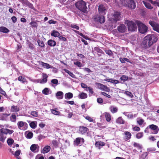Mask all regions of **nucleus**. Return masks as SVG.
<instances>
[{"mask_svg":"<svg viewBox=\"0 0 159 159\" xmlns=\"http://www.w3.org/2000/svg\"><path fill=\"white\" fill-rule=\"evenodd\" d=\"M39 148V146L36 144H32L30 147V150L33 152H35L37 149H38Z\"/></svg>","mask_w":159,"mask_h":159,"instance_id":"obj_27","label":"nucleus"},{"mask_svg":"<svg viewBox=\"0 0 159 159\" xmlns=\"http://www.w3.org/2000/svg\"><path fill=\"white\" fill-rule=\"evenodd\" d=\"M136 23L138 25L139 31L142 34L145 33L148 31V27L140 21L136 20Z\"/></svg>","mask_w":159,"mask_h":159,"instance_id":"obj_2","label":"nucleus"},{"mask_svg":"<svg viewBox=\"0 0 159 159\" xmlns=\"http://www.w3.org/2000/svg\"><path fill=\"white\" fill-rule=\"evenodd\" d=\"M29 125L31 128L33 129H35L37 126V122L36 121H32L29 122Z\"/></svg>","mask_w":159,"mask_h":159,"instance_id":"obj_31","label":"nucleus"},{"mask_svg":"<svg viewBox=\"0 0 159 159\" xmlns=\"http://www.w3.org/2000/svg\"><path fill=\"white\" fill-rule=\"evenodd\" d=\"M149 38L151 42L152 43V44L155 43H156L157 40L158 38L157 36L155 34H152L148 35Z\"/></svg>","mask_w":159,"mask_h":159,"instance_id":"obj_17","label":"nucleus"},{"mask_svg":"<svg viewBox=\"0 0 159 159\" xmlns=\"http://www.w3.org/2000/svg\"><path fill=\"white\" fill-rule=\"evenodd\" d=\"M87 94L84 92H81L78 95V97L81 99H85L87 98Z\"/></svg>","mask_w":159,"mask_h":159,"instance_id":"obj_28","label":"nucleus"},{"mask_svg":"<svg viewBox=\"0 0 159 159\" xmlns=\"http://www.w3.org/2000/svg\"><path fill=\"white\" fill-rule=\"evenodd\" d=\"M18 80L22 83H25L27 82L26 79L22 76L19 77Z\"/></svg>","mask_w":159,"mask_h":159,"instance_id":"obj_44","label":"nucleus"},{"mask_svg":"<svg viewBox=\"0 0 159 159\" xmlns=\"http://www.w3.org/2000/svg\"><path fill=\"white\" fill-rule=\"evenodd\" d=\"M125 137L127 140H129L131 138V134L129 132L127 131L125 133Z\"/></svg>","mask_w":159,"mask_h":159,"instance_id":"obj_43","label":"nucleus"},{"mask_svg":"<svg viewBox=\"0 0 159 159\" xmlns=\"http://www.w3.org/2000/svg\"><path fill=\"white\" fill-rule=\"evenodd\" d=\"M42 92L44 94L47 95L50 94L52 91L49 88H45L43 90Z\"/></svg>","mask_w":159,"mask_h":159,"instance_id":"obj_29","label":"nucleus"},{"mask_svg":"<svg viewBox=\"0 0 159 159\" xmlns=\"http://www.w3.org/2000/svg\"><path fill=\"white\" fill-rule=\"evenodd\" d=\"M30 24L33 27H37L38 26V24L35 21H31Z\"/></svg>","mask_w":159,"mask_h":159,"instance_id":"obj_55","label":"nucleus"},{"mask_svg":"<svg viewBox=\"0 0 159 159\" xmlns=\"http://www.w3.org/2000/svg\"><path fill=\"white\" fill-rule=\"evenodd\" d=\"M143 2L145 5V7L147 8L150 9H152L153 7L151 5V4L149 3L146 2L144 1H143Z\"/></svg>","mask_w":159,"mask_h":159,"instance_id":"obj_41","label":"nucleus"},{"mask_svg":"<svg viewBox=\"0 0 159 159\" xmlns=\"http://www.w3.org/2000/svg\"><path fill=\"white\" fill-rule=\"evenodd\" d=\"M106 53L109 56H112L113 55L112 51L110 50H105Z\"/></svg>","mask_w":159,"mask_h":159,"instance_id":"obj_48","label":"nucleus"},{"mask_svg":"<svg viewBox=\"0 0 159 159\" xmlns=\"http://www.w3.org/2000/svg\"><path fill=\"white\" fill-rule=\"evenodd\" d=\"M64 93L61 91L57 92L56 93V97L58 99H62L63 98Z\"/></svg>","mask_w":159,"mask_h":159,"instance_id":"obj_24","label":"nucleus"},{"mask_svg":"<svg viewBox=\"0 0 159 159\" xmlns=\"http://www.w3.org/2000/svg\"><path fill=\"white\" fill-rule=\"evenodd\" d=\"M86 2L81 0L75 3L76 7L83 12H85L86 11L87 8L86 6Z\"/></svg>","mask_w":159,"mask_h":159,"instance_id":"obj_3","label":"nucleus"},{"mask_svg":"<svg viewBox=\"0 0 159 159\" xmlns=\"http://www.w3.org/2000/svg\"><path fill=\"white\" fill-rule=\"evenodd\" d=\"M39 45L41 47H43L44 46V44L43 42L42 41L39 40L37 41Z\"/></svg>","mask_w":159,"mask_h":159,"instance_id":"obj_56","label":"nucleus"},{"mask_svg":"<svg viewBox=\"0 0 159 159\" xmlns=\"http://www.w3.org/2000/svg\"><path fill=\"white\" fill-rule=\"evenodd\" d=\"M84 117H85V119L88 120L89 122H93V119L89 116H84Z\"/></svg>","mask_w":159,"mask_h":159,"instance_id":"obj_58","label":"nucleus"},{"mask_svg":"<svg viewBox=\"0 0 159 159\" xmlns=\"http://www.w3.org/2000/svg\"><path fill=\"white\" fill-rule=\"evenodd\" d=\"M48 44L51 47H54L56 44V42L53 40L50 39L48 42Z\"/></svg>","mask_w":159,"mask_h":159,"instance_id":"obj_39","label":"nucleus"},{"mask_svg":"<svg viewBox=\"0 0 159 159\" xmlns=\"http://www.w3.org/2000/svg\"><path fill=\"white\" fill-rule=\"evenodd\" d=\"M84 140L83 138L78 137L76 138L74 141V145L80 146L81 145V143H83Z\"/></svg>","mask_w":159,"mask_h":159,"instance_id":"obj_15","label":"nucleus"},{"mask_svg":"<svg viewBox=\"0 0 159 159\" xmlns=\"http://www.w3.org/2000/svg\"><path fill=\"white\" fill-rule=\"evenodd\" d=\"M95 146L98 149H100L102 147L105 145V143L102 142H96L95 143Z\"/></svg>","mask_w":159,"mask_h":159,"instance_id":"obj_26","label":"nucleus"},{"mask_svg":"<svg viewBox=\"0 0 159 159\" xmlns=\"http://www.w3.org/2000/svg\"><path fill=\"white\" fill-rule=\"evenodd\" d=\"M31 115L34 117H37L38 116V112L35 111H32L31 112Z\"/></svg>","mask_w":159,"mask_h":159,"instance_id":"obj_60","label":"nucleus"},{"mask_svg":"<svg viewBox=\"0 0 159 159\" xmlns=\"http://www.w3.org/2000/svg\"><path fill=\"white\" fill-rule=\"evenodd\" d=\"M86 91H89V93H91V94H93V89L91 88V87L89 86L88 87H87V89H85Z\"/></svg>","mask_w":159,"mask_h":159,"instance_id":"obj_49","label":"nucleus"},{"mask_svg":"<svg viewBox=\"0 0 159 159\" xmlns=\"http://www.w3.org/2000/svg\"><path fill=\"white\" fill-rule=\"evenodd\" d=\"M56 109H51L50 111L52 113L55 115L61 116L60 112L57 111Z\"/></svg>","mask_w":159,"mask_h":159,"instance_id":"obj_38","label":"nucleus"},{"mask_svg":"<svg viewBox=\"0 0 159 159\" xmlns=\"http://www.w3.org/2000/svg\"><path fill=\"white\" fill-rule=\"evenodd\" d=\"M7 141L8 144L9 146L12 145L14 142V140L12 139H8Z\"/></svg>","mask_w":159,"mask_h":159,"instance_id":"obj_50","label":"nucleus"},{"mask_svg":"<svg viewBox=\"0 0 159 159\" xmlns=\"http://www.w3.org/2000/svg\"><path fill=\"white\" fill-rule=\"evenodd\" d=\"M149 24L152 27L153 30L159 33V25L152 21H150L149 22Z\"/></svg>","mask_w":159,"mask_h":159,"instance_id":"obj_10","label":"nucleus"},{"mask_svg":"<svg viewBox=\"0 0 159 159\" xmlns=\"http://www.w3.org/2000/svg\"><path fill=\"white\" fill-rule=\"evenodd\" d=\"M125 94H126L128 96H129L131 98H132L133 97V94L130 92H129V91H126L125 92Z\"/></svg>","mask_w":159,"mask_h":159,"instance_id":"obj_63","label":"nucleus"},{"mask_svg":"<svg viewBox=\"0 0 159 159\" xmlns=\"http://www.w3.org/2000/svg\"><path fill=\"white\" fill-rule=\"evenodd\" d=\"M24 6H28L29 8L33 9L34 8L33 5L29 2L28 0H22L20 2Z\"/></svg>","mask_w":159,"mask_h":159,"instance_id":"obj_19","label":"nucleus"},{"mask_svg":"<svg viewBox=\"0 0 159 159\" xmlns=\"http://www.w3.org/2000/svg\"><path fill=\"white\" fill-rule=\"evenodd\" d=\"M39 64L40 65H41L43 67H44L45 68L52 69V68H54V67L52 66H51L49 64H48V63H44L42 61L40 62Z\"/></svg>","mask_w":159,"mask_h":159,"instance_id":"obj_22","label":"nucleus"},{"mask_svg":"<svg viewBox=\"0 0 159 159\" xmlns=\"http://www.w3.org/2000/svg\"><path fill=\"white\" fill-rule=\"evenodd\" d=\"M51 82L52 84H55L56 85L58 84V81L57 79H52L51 80Z\"/></svg>","mask_w":159,"mask_h":159,"instance_id":"obj_61","label":"nucleus"},{"mask_svg":"<svg viewBox=\"0 0 159 159\" xmlns=\"http://www.w3.org/2000/svg\"><path fill=\"white\" fill-rule=\"evenodd\" d=\"M74 65H76L79 67H81L82 66V64L80 61H77L76 62H74Z\"/></svg>","mask_w":159,"mask_h":159,"instance_id":"obj_64","label":"nucleus"},{"mask_svg":"<svg viewBox=\"0 0 159 159\" xmlns=\"http://www.w3.org/2000/svg\"><path fill=\"white\" fill-rule=\"evenodd\" d=\"M148 139L149 140L152 141H154L156 140V138L152 136H150L148 137Z\"/></svg>","mask_w":159,"mask_h":159,"instance_id":"obj_62","label":"nucleus"},{"mask_svg":"<svg viewBox=\"0 0 159 159\" xmlns=\"http://www.w3.org/2000/svg\"><path fill=\"white\" fill-rule=\"evenodd\" d=\"M110 110L113 113H114L116 112L118 110V108L113 106H111L109 107Z\"/></svg>","mask_w":159,"mask_h":159,"instance_id":"obj_33","label":"nucleus"},{"mask_svg":"<svg viewBox=\"0 0 159 159\" xmlns=\"http://www.w3.org/2000/svg\"><path fill=\"white\" fill-rule=\"evenodd\" d=\"M73 97V94L69 92L65 94V98L66 99H69Z\"/></svg>","mask_w":159,"mask_h":159,"instance_id":"obj_34","label":"nucleus"},{"mask_svg":"<svg viewBox=\"0 0 159 159\" xmlns=\"http://www.w3.org/2000/svg\"><path fill=\"white\" fill-rule=\"evenodd\" d=\"M144 122V120L140 118L137 119V122L139 125H142Z\"/></svg>","mask_w":159,"mask_h":159,"instance_id":"obj_52","label":"nucleus"},{"mask_svg":"<svg viewBox=\"0 0 159 159\" xmlns=\"http://www.w3.org/2000/svg\"><path fill=\"white\" fill-rule=\"evenodd\" d=\"M121 18L120 13L119 12H115L113 15L112 19L114 22H116L117 21L120 20Z\"/></svg>","mask_w":159,"mask_h":159,"instance_id":"obj_13","label":"nucleus"},{"mask_svg":"<svg viewBox=\"0 0 159 159\" xmlns=\"http://www.w3.org/2000/svg\"><path fill=\"white\" fill-rule=\"evenodd\" d=\"M20 110V106L18 105L16 106L12 105L11 106L10 110L11 112H17Z\"/></svg>","mask_w":159,"mask_h":159,"instance_id":"obj_21","label":"nucleus"},{"mask_svg":"<svg viewBox=\"0 0 159 159\" xmlns=\"http://www.w3.org/2000/svg\"><path fill=\"white\" fill-rule=\"evenodd\" d=\"M143 44L145 48H147L152 45V43L150 41L149 38L147 35L144 38Z\"/></svg>","mask_w":159,"mask_h":159,"instance_id":"obj_8","label":"nucleus"},{"mask_svg":"<svg viewBox=\"0 0 159 159\" xmlns=\"http://www.w3.org/2000/svg\"><path fill=\"white\" fill-rule=\"evenodd\" d=\"M143 132H139L137 133L136 135V137L137 138L139 139L142 138L143 136Z\"/></svg>","mask_w":159,"mask_h":159,"instance_id":"obj_47","label":"nucleus"},{"mask_svg":"<svg viewBox=\"0 0 159 159\" xmlns=\"http://www.w3.org/2000/svg\"><path fill=\"white\" fill-rule=\"evenodd\" d=\"M0 131L6 135L7 134H11L14 132L13 130L9 129H8L2 128L0 129Z\"/></svg>","mask_w":159,"mask_h":159,"instance_id":"obj_16","label":"nucleus"},{"mask_svg":"<svg viewBox=\"0 0 159 159\" xmlns=\"http://www.w3.org/2000/svg\"><path fill=\"white\" fill-rule=\"evenodd\" d=\"M96 84L98 87V89L102 91H106V92L110 91V89L106 85H104L99 83H96Z\"/></svg>","mask_w":159,"mask_h":159,"instance_id":"obj_12","label":"nucleus"},{"mask_svg":"<svg viewBox=\"0 0 159 159\" xmlns=\"http://www.w3.org/2000/svg\"><path fill=\"white\" fill-rule=\"evenodd\" d=\"M6 138V135L0 131V141L4 142Z\"/></svg>","mask_w":159,"mask_h":159,"instance_id":"obj_35","label":"nucleus"},{"mask_svg":"<svg viewBox=\"0 0 159 159\" xmlns=\"http://www.w3.org/2000/svg\"><path fill=\"white\" fill-rule=\"evenodd\" d=\"M51 144L52 147L54 148H57L61 146V144L60 143L59 141L55 139L52 140Z\"/></svg>","mask_w":159,"mask_h":159,"instance_id":"obj_11","label":"nucleus"},{"mask_svg":"<svg viewBox=\"0 0 159 159\" xmlns=\"http://www.w3.org/2000/svg\"><path fill=\"white\" fill-rule=\"evenodd\" d=\"M10 120L12 122H15L16 119V116L15 114L12 113L10 117Z\"/></svg>","mask_w":159,"mask_h":159,"instance_id":"obj_40","label":"nucleus"},{"mask_svg":"<svg viewBox=\"0 0 159 159\" xmlns=\"http://www.w3.org/2000/svg\"><path fill=\"white\" fill-rule=\"evenodd\" d=\"M117 30L120 33H124L127 30V28L125 25L120 24L117 27Z\"/></svg>","mask_w":159,"mask_h":159,"instance_id":"obj_18","label":"nucleus"},{"mask_svg":"<svg viewBox=\"0 0 159 159\" xmlns=\"http://www.w3.org/2000/svg\"><path fill=\"white\" fill-rule=\"evenodd\" d=\"M60 35V34L59 32L55 30H53L51 34V35L52 36H53L55 37H59Z\"/></svg>","mask_w":159,"mask_h":159,"instance_id":"obj_37","label":"nucleus"},{"mask_svg":"<svg viewBox=\"0 0 159 159\" xmlns=\"http://www.w3.org/2000/svg\"><path fill=\"white\" fill-rule=\"evenodd\" d=\"M9 30L7 28L4 26L0 27V32L3 33H7L9 32Z\"/></svg>","mask_w":159,"mask_h":159,"instance_id":"obj_36","label":"nucleus"},{"mask_svg":"<svg viewBox=\"0 0 159 159\" xmlns=\"http://www.w3.org/2000/svg\"><path fill=\"white\" fill-rule=\"evenodd\" d=\"M149 128L151 129V134H157L159 130L158 127L155 125L152 124L149 125Z\"/></svg>","mask_w":159,"mask_h":159,"instance_id":"obj_9","label":"nucleus"},{"mask_svg":"<svg viewBox=\"0 0 159 159\" xmlns=\"http://www.w3.org/2000/svg\"><path fill=\"white\" fill-rule=\"evenodd\" d=\"M133 145L134 147L137 148L139 149H141L142 148V146L138 143H134Z\"/></svg>","mask_w":159,"mask_h":159,"instance_id":"obj_51","label":"nucleus"},{"mask_svg":"<svg viewBox=\"0 0 159 159\" xmlns=\"http://www.w3.org/2000/svg\"><path fill=\"white\" fill-rule=\"evenodd\" d=\"M18 128L21 130H25L27 129L28 125L27 124L23 121H19L17 123Z\"/></svg>","mask_w":159,"mask_h":159,"instance_id":"obj_7","label":"nucleus"},{"mask_svg":"<svg viewBox=\"0 0 159 159\" xmlns=\"http://www.w3.org/2000/svg\"><path fill=\"white\" fill-rule=\"evenodd\" d=\"M94 50L98 53L100 54H102L103 51L98 47H95L94 48Z\"/></svg>","mask_w":159,"mask_h":159,"instance_id":"obj_54","label":"nucleus"},{"mask_svg":"<svg viewBox=\"0 0 159 159\" xmlns=\"http://www.w3.org/2000/svg\"><path fill=\"white\" fill-rule=\"evenodd\" d=\"M125 23L127 25L129 31H134L137 30V27L136 25L133 21L126 20L125 21Z\"/></svg>","mask_w":159,"mask_h":159,"instance_id":"obj_4","label":"nucleus"},{"mask_svg":"<svg viewBox=\"0 0 159 159\" xmlns=\"http://www.w3.org/2000/svg\"><path fill=\"white\" fill-rule=\"evenodd\" d=\"M116 121L117 123L120 124H124L125 123L124 121V120L121 117L118 118L116 119Z\"/></svg>","mask_w":159,"mask_h":159,"instance_id":"obj_42","label":"nucleus"},{"mask_svg":"<svg viewBox=\"0 0 159 159\" xmlns=\"http://www.w3.org/2000/svg\"><path fill=\"white\" fill-rule=\"evenodd\" d=\"M51 150V147L49 145L45 146L43 148L41 152L43 154H45Z\"/></svg>","mask_w":159,"mask_h":159,"instance_id":"obj_25","label":"nucleus"},{"mask_svg":"<svg viewBox=\"0 0 159 159\" xmlns=\"http://www.w3.org/2000/svg\"><path fill=\"white\" fill-rule=\"evenodd\" d=\"M128 77L127 76L125 75H123L120 77V79L121 80L124 82L128 80Z\"/></svg>","mask_w":159,"mask_h":159,"instance_id":"obj_59","label":"nucleus"},{"mask_svg":"<svg viewBox=\"0 0 159 159\" xmlns=\"http://www.w3.org/2000/svg\"><path fill=\"white\" fill-rule=\"evenodd\" d=\"M104 115L105 116L106 120L107 122H109L111 120V116L110 114L108 112H105L104 113Z\"/></svg>","mask_w":159,"mask_h":159,"instance_id":"obj_32","label":"nucleus"},{"mask_svg":"<svg viewBox=\"0 0 159 159\" xmlns=\"http://www.w3.org/2000/svg\"><path fill=\"white\" fill-rule=\"evenodd\" d=\"M107 9V6L105 4H101L99 6L98 10L99 14L105 15Z\"/></svg>","mask_w":159,"mask_h":159,"instance_id":"obj_5","label":"nucleus"},{"mask_svg":"<svg viewBox=\"0 0 159 159\" xmlns=\"http://www.w3.org/2000/svg\"><path fill=\"white\" fill-rule=\"evenodd\" d=\"M101 14L95 15L94 16V19L95 21L101 24L105 22V18L104 15Z\"/></svg>","mask_w":159,"mask_h":159,"instance_id":"obj_6","label":"nucleus"},{"mask_svg":"<svg viewBox=\"0 0 159 159\" xmlns=\"http://www.w3.org/2000/svg\"><path fill=\"white\" fill-rule=\"evenodd\" d=\"M21 153V150H17L15 152L14 155L16 157H18L19 155Z\"/></svg>","mask_w":159,"mask_h":159,"instance_id":"obj_57","label":"nucleus"},{"mask_svg":"<svg viewBox=\"0 0 159 159\" xmlns=\"http://www.w3.org/2000/svg\"><path fill=\"white\" fill-rule=\"evenodd\" d=\"M79 133L82 134H88V129L84 126H80L79 128Z\"/></svg>","mask_w":159,"mask_h":159,"instance_id":"obj_14","label":"nucleus"},{"mask_svg":"<svg viewBox=\"0 0 159 159\" xmlns=\"http://www.w3.org/2000/svg\"><path fill=\"white\" fill-rule=\"evenodd\" d=\"M120 62L122 63H125V61L127 62H130V61H129V60L126 58H120Z\"/></svg>","mask_w":159,"mask_h":159,"instance_id":"obj_45","label":"nucleus"},{"mask_svg":"<svg viewBox=\"0 0 159 159\" xmlns=\"http://www.w3.org/2000/svg\"><path fill=\"white\" fill-rule=\"evenodd\" d=\"M33 134L32 132H29L27 133L26 137L28 139H31L33 136Z\"/></svg>","mask_w":159,"mask_h":159,"instance_id":"obj_46","label":"nucleus"},{"mask_svg":"<svg viewBox=\"0 0 159 159\" xmlns=\"http://www.w3.org/2000/svg\"><path fill=\"white\" fill-rule=\"evenodd\" d=\"M42 76L43 77V79H39V81H40V83L43 84L47 82V78H48V76L46 74L44 73H42Z\"/></svg>","mask_w":159,"mask_h":159,"instance_id":"obj_20","label":"nucleus"},{"mask_svg":"<svg viewBox=\"0 0 159 159\" xmlns=\"http://www.w3.org/2000/svg\"><path fill=\"white\" fill-rule=\"evenodd\" d=\"M123 114L126 116L129 119H132L133 118L136 117L137 116V114H130L128 112H124Z\"/></svg>","mask_w":159,"mask_h":159,"instance_id":"obj_23","label":"nucleus"},{"mask_svg":"<svg viewBox=\"0 0 159 159\" xmlns=\"http://www.w3.org/2000/svg\"><path fill=\"white\" fill-rule=\"evenodd\" d=\"M104 80L115 84H117L119 83V81L118 80H114L113 79H106Z\"/></svg>","mask_w":159,"mask_h":159,"instance_id":"obj_30","label":"nucleus"},{"mask_svg":"<svg viewBox=\"0 0 159 159\" xmlns=\"http://www.w3.org/2000/svg\"><path fill=\"white\" fill-rule=\"evenodd\" d=\"M118 3H120L123 5L128 7L129 9H134L136 7L135 4L133 0H115Z\"/></svg>","mask_w":159,"mask_h":159,"instance_id":"obj_1","label":"nucleus"},{"mask_svg":"<svg viewBox=\"0 0 159 159\" xmlns=\"http://www.w3.org/2000/svg\"><path fill=\"white\" fill-rule=\"evenodd\" d=\"M148 155V154L147 152H146L143 153L141 155H140V158L144 159L146 158Z\"/></svg>","mask_w":159,"mask_h":159,"instance_id":"obj_53","label":"nucleus"}]
</instances>
